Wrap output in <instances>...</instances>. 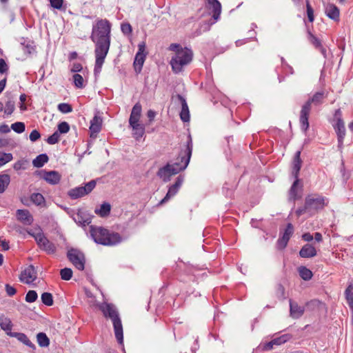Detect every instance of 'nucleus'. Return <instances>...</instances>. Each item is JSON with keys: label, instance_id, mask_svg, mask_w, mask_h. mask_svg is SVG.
<instances>
[{"label": "nucleus", "instance_id": "obj_1", "mask_svg": "<svg viewBox=\"0 0 353 353\" xmlns=\"http://www.w3.org/2000/svg\"><path fill=\"white\" fill-rule=\"evenodd\" d=\"M112 24L106 19H98L92 24L90 39L94 43V75L101 71L105 59L109 52L111 43Z\"/></svg>", "mask_w": 353, "mask_h": 353}, {"label": "nucleus", "instance_id": "obj_2", "mask_svg": "<svg viewBox=\"0 0 353 353\" xmlns=\"http://www.w3.org/2000/svg\"><path fill=\"white\" fill-rule=\"evenodd\" d=\"M192 141L191 136L188 137L186 144L181 149L178 157L173 163H167L159 169L157 174L164 182L170 180L172 175H175L184 170L188 165L192 152Z\"/></svg>", "mask_w": 353, "mask_h": 353}, {"label": "nucleus", "instance_id": "obj_3", "mask_svg": "<svg viewBox=\"0 0 353 353\" xmlns=\"http://www.w3.org/2000/svg\"><path fill=\"white\" fill-rule=\"evenodd\" d=\"M90 233L96 243L105 246L116 245L123 240L119 233L111 232L101 226L90 225Z\"/></svg>", "mask_w": 353, "mask_h": 353}, {"label": "nucleus", "instance_id": "obj_4", "mask_svg": "<svg viewBox=\"0 0 353 353\" xmlns=\"http://www.w3.org/2000/svg\"><path fill=\"white\" fill-rule=\"evenodd\" d=\"M99 310L106 319H110L112 321L114 332L117 342L119 344L123 343V332L121 320L116 306L112 303L104 302L99 305Z\"/></svg>", "mask_w": 353, "mask_h": 353}, {"label": "nucleus", "instance_id": "obj_5", "mask_svg": "<svg viewBox=\"0 0 353 353\" xmlns=\"http://www.w3.org/2000/svg\"><path fill=\"white\" fill-rule=\"evenodd\" d=\"M326 205L324 196L319 194H310L305 197L304 205L299 208L295 213L298 217L304 214L312 216L318 210H322Z\"/></svg>", "mask_w": 353, "mask_h": 353}, {"label": "nucleus", "instance_id": "obj_6", "mask_svg": "<svg viewBox=\"0 0 353 353\" xmlns=\"http://www.w3.org/2000/svg\"><path fill=\"white\" fill-rule=\"evenodd\" d=\"M193 52L188 48H180L172 57L170 64L172 71L178 74L183 70V68L188 65L192 60Z\"/></svg>", "mask_w": 353, "mask_h": 353}, {"label": "nucleus", "instance_id": "obj_7", "mask_svg": "<svg viewBox=\"0 0 353 353\" xmlns=\"http://www.w3.org/2000/svg\"><path fill=\"white\" fill-rule=\"evenodd\" d=\"M28 234L34 238L39 248L48 254H54L57 251L55 244L51 242L43 232L32 234L28 232Z\"/></svg>", "mask_w": 353, "mask_h": 353}, {"label": "nucleus", "instance_id": "obj_8", "mask_svg": "<svg viewBox=\"0 0 353 353\" xmlns=\"http://www.w3.org/2000/svg\"><path fill=\"white\" fill-rule=\"evenodd\" d=\"M207 7L208 10L211 11L214 21L201 24V28H202L203 31L208 30L210 26L215 23L219 19L221 13V5L218 0H207Z\"/></svg>", "mask_w": 353, "mask_h": 353}, {"label": "nucleus", "instance_id": "obj_9", "mask_svg": "<svg viewBox=\"0 0 353 353\" xmlns=\"http://www.w3.org/2000/svg\"><path fill=\"white\" fill-rule=\"evenodd\" d=\"M96 181L92 180L85 183L84 186H79L72 188L68 191V196L72 199L81 198L88 194L96 186Z\"/></svg>", "mask_w": 353, "mask_h": 353}, {"label": "nucleus", "instance_id": "obj_10", "mask_svg": "<svg viewBox=\"0 0 353 353\" xmlns=\"http://www.w3.org/2000/svg\"><path fill=\"white\" fill-rule=\"evenodd\" d=\"M68 260L79 270H83L85 268V256L80 250L71 248L68 251Z\"/></svg>", "mask_w": 353, "mask_h": 353}, {"label": "nucleus", "instance_id": "obj_11", "mask_svg": "<svg viewBox=\"0 0 353 353\" xmlns=\"http://www.w3.org/2000/svg\"><path fill=\"white\" fill-rule=\"evenodd\" d=\"M184 181V177L179 175L176 179L174 183L169 187L168 191L165 197L160 201L159 205L168 202L170 198L173 197L179 192Z\"/></svg>", "mask_w": 353, "mask_h": 353}, {"label": "nucleus", "instance_id": "obj_12", "mask_svg": "<svg viewBox=\"0 0 353 353\" xmlns=\"http://www.w3.org/2000/svg\"><path fill=\"white\" fill-rule=\"evenodd\" d=\"M37 172L41 179L46 180L48 183L51 185L58 184L61 180V174L57 171L41 170L37 171Z\"/></svg>", "mask_w": 353, "mask_h": 353}, {"label": "nucleus", "instance_id": "obj_13", "mask_svg": "<svg viewBox=\"0 0 353 353\" xmlns=\"http://www.w3.org/2000/svg\"><path fill=\"white\" fill-rule=\"evenodd\" d=\"M311 111V106L309 103L305 102L300 112V123L301 128L304 132H306L309 128L308 118Z\"/></svg>", "mask_w": 353, "mask_h": 353}, {"label": "nucleus", "instance_id": "obj_14", "mask_svg": "<svg viewBox=\"0 0 353 353\" xmlns=\"http://www.w3.org/2000/svg\"><path fill=\"white\" fill-rule=\"evenodd\" d=\"M37 271L32 265L27 267L20 274L19 279L27 284L32 283L37 279Z\"/></svg>", "mask_w": 353, "mask_h": 353}, {"label": "nucleus", "instance_id": "obj_15", "mask_svg": "<svg viewBox=\"0 0 353 353\" xmlns=\"http://www.w3.org/2000/svg\"><path fill=\"white\" fill-rule=\"evenodd\" d=\"M301 149L296 151L292 162V175L294 178H299V172L302 166L303 161L301 159Z\"/></svg>", "mask_w": 353, "mask_h": 353}, {"label": "nucleus", "instance_id": "obj_16", "mask_svg": "<svg viewBox=\"0 0 353 353\" xmlns=\"http://www.w3.org/2000/svg\"><path fill=\"white\" fill-rule=\"evenodd\" d=\"M16 217L19 221L26 225H30L34 221L32 215L28 210H17Z\"/></svg>", "mask_w": 353, "mask_h": 353}, {"label": "nucleus", "instance_id": "obj_17", "mask_svg": "<svg viewBox=\"0 0 353 353\" xmlns=\"http://www.w3.org/2000/svg\"><path fill=\"white\" fill-rule=\"evenodd\" d=\"M305 312V307L299 305L298 303L290 300V315L292 318L297 319L301 318Z\"/></svg>", "mask_w": 353, "mask_h": 353}, {"label": "nucleus", "instance_id": "obj_18", "mask_svg": "<svg viewBox=\"0 0 353 353\" xmlns=\"http://www.w3.org/2000/svg\"><path fill=\"white\" fill-rule=\"evenodd\" d=\"M73 219L77 223L83 226L89 225L92 222V216L82 210H79Z\"/></svg>", "mask_w": 353, "mask_h": 353}, {"label": "nucleus", "instance_id": "obj_19", "mask_svg": "<svg viewBox=\"0 0 353 353\" xmlns=\"http://www.w3.org/2000/svg\"><path fill=\"white\" fill-rule=\"evenodd\" d=\"M333 127L337 135L339 147L341 148L343 145V139L345 136V128L344 121L336 122L333 125Z\"/></svg>", "mask_w": 353, "mask_h": 353}, {"label": "nucleus", "instance_id": "obj_20", "mask_svg": "<svg viewBox=\"0 0 353 353\" xmlns=\"http://www.w3.org/2000/svg\"><path fill=\"white\" fill-rule=\"evenodd\" d=\"M177 97L181 103V111L180 112V118L183 122H188L190 121V112L188 103L184 97H182L181 95L178 94Z\"/></svg>", "mask_w": 353, "mask_h": 353}, {"label": "nucleus", "instance_id": "obj_21", "mask_svg": "<svg viewBox=\"0 0 353 353\" xmlns=\"http://www.w3.org/2000/svg\"><path fill=\"white\" fill-rule=\"evenodd\" d=\"M326 15L334 21H339L340 12L339 8L332 3H328L325 7Z\"/></svg>", "mask_w": 353, "mask_h": 353}, {"label": "nucleus", "instance_id": "obj_22", "mask_svg": "<svg viewBox=\"0 0 353 353\" xmlns=\"http://www.w3.org/2000/svg\"><path fill=\"white\" fill-rule=\"evenodd\" d=\"M327 93H325L324 91L317 92L314 94L312 97H310L306 102L309 103L310 106L312 103L316 106L320 105L323 103L324 99L327 97Z\"/></svg>", "mask_w": 353, "mask_h": 353}, {"label": "nucleus", "instance_id": "obj_23", "mask_svg": "<svg viewBox=\"0 0 353 353\" xmlns=\"http://www.w3.org/2000/svg\"><path fill=\"white\" fill-rule=\"evenodd\" d=\"M299 255L302 258H312L316 255V250L311 244L307 243L299 251Z\"/></svg>", "mask_w": 353, "mask_h": 353}, {"label": "nucleus", "instance_id": "obj_24", "mask_svg": "<svg viewBox=\"0 0 353 353\" xmlns=\"http://www.w3.org/2000/svg\"><path fill=\"white\" fill-rule=\"evenodd\" d=\"M102 119L101 117L95 115L90 121V130L91 137L93 134H98L101 130Z\"/></svg>", "mask_w": 353, "mask_h": 353}, {"label": "nucleus", "instance_id": "obj_25", "mask_svg": "<svg viewBox=\"0 0 353 353\" xmlns=\"http://www.w3.org/2000/svg\"><path fill=\"white\" fill-rule=\"evenodd\" d=\"M130 126L132 129V135L137 140L143 137L145 134V126L143 124L139 123Z\"/></svg>", "mask_w": 353, "mask_h": 353}, {"label": "nucleus", "instance_id": "obj_26", "mask_svg": "<svg viewBox=\"0 0 353 353\" xmlns=\"http://www.w3.org/2000/svg\"><path fill=\"white\" fill-rule=\"evenodd\" d=\"M145 54L137 53L134 61L135 71L140 72L145 59Z\"/></svg>", "mask_w": 353, "mask_h": 353}, {"label": "nucleus", "instance_id": "obj_27", "mask_svg": "<svg viewBox=\"0 0 353 353\" xmlns=\"http://www.w3.org/2000/svg\"><path fill=\"white\" fill-rule=\"evenodd\" d=\"M111 206L108 203H103L99 208H96L94 212L101 217H106L110 213Z\"/></svg>", "mask_w": 353, "mask_h": 353}, {"label": "nucleus", "instance_id": "obj_28", "mask_svg": "<svg viewBox=\"0 0 353 353\" xmlns=\"http://www.w3.org/2000/svg\"><path fill=\"white\" fill-rule=\"evenodd\" d=\"M295 181L292 183L290 191H289V199L292 201H295L297 200L299 196H298V184H299V178H294Z\"/></svg>", "mask_w": 353, "mask_h": 353}, {"label": "nucleus", "instance_id": "obj_29", "mask_svg": "<svg viewBox=\"0 0 353 353\" xmlns=\"http://www.w3.org/2000/svg\"><path fill=\"white\" fill-rule=\"evenodd\" d=\"M48 160L49 158L46 154H41L32 161V165L35 168H41Z\"/></svg>", "mask_w": 353, "mask_h": 353}, {"label": "nucleus", "instance_id": "obj_30", "mask_svg": "<svg viewBox=\"0 0 353 353\" xmlns=\"http://www.w3.org/2000/svg\"><path fill=\"white\" fill-rule=\"evenodd\" d=\"M10 182V176L8 174H0V194L5 192Z\"/></svg>", "mask_w": 353, "mask_h": 353}, {"label": "nucleus", "instance_id": "obj_31", "mask_svg": "<svg viewBox=\"0 0 353 353\" xmlns=\"http://www.w3.org/2000/svg\"><path fill=\"white\" fill-rule=\"evenodd\" d=\"M299 276L305 281H308L312 279L313 274L312 271L305 266H301L299 268Z\"/></svg>", "mask_w": 353, "mask_h": 353}, {"label": "nucleus", "instance_id": "obj_32", "mask_svg": "<svg viewBox=\"0 0 353 353\" xmlns=\"http://www.w3.org/2000/svg\"><path fill=\"white\" fill-rule=\"evenodd\" d=\"M345 296L347 303L350 308L353 309V285H350L345 290Z\"/></svg>", "mask_w": 353, "mask_h": 353}, {"label": "nucleus", "instance_id": "obj_33", "mask_svg": "<svg viewBox=\"0 0 353 353\" xmlns=\"http://www.w3.org/2000/svg\"><path fill=\"white\" fill-rule=\"evenodd\" d=\"M37 342L39 346L46 347L50 344V340L47 335L43 332H39L37 335Z\"/></svg>", "mask_w": 353, "mask_h": 353}, {"label": "nucleus", "instance_id": "obj_34", "mask_svg": "<svg viewBox=\"0 0 353 353\" xmlns=\"http://www.w3.org/2000/svg\"><path fill=\"white\" fill-rule=\"evenodd\" d=\"M31 201L37 205H41L45 203L43 196L40 193H33L30 196Z\"/></svg>", "mask_w": 353, "mask_h": 353}, {"label": "nucleus", "instance_id": "obj_35", "mask_svg": "<svg viewBox=\"0 0 353 353\" xmlns=\"http://www.w3.org/2000/svg\"><path fill=\"white\" fill-rule=\"evenodd\" d=\"M41 301L42 303L47 305V306H51L53 305V296L51 293L49 292H43L41 294Z\"/></svg>", "mask_w": 353, "mask_h": 353}, {"label": "nucleus", "instance_id": "obj_36", "mask_svg": "<svg viewBox=\"0 0 353 353\" xmlns=\"http://www.w3.org/2000/svg\"><path fill=\"white\" fill-rule=\"evenodd\" d=\"M0 326H1V328L2 330H3L4 331H6L7 334H8V332H12L11 330H12V324L11 321L9 319L6 318L4 319H1L0 320Z\"/></svg>", "mask_w": 353, "mask_h": 353}, {"label": "nucleus", "instance_id": "obj_37", "mask_svg": "<svg viewBox=\"0 0 353 353\" xmlns=\"http://www.w3.org/2000/svg\"><path fill=\"white\" fill-rule=\"evenodd\" d=\"M292 338V335L289 334H285L279 337L275 338L272 339L274 345H280L281 344L285 343L288 341Z\"/></svg>", "mask_w": 353, "mask_h": 353}, {"label": "nucleus", "instance_id": "obj_38", "mask_svg": "<svg viewBox=\"0 0 353 353\" xmlns=\"http://www.w3.org/2000/svg\"><path fill=\"white\" fill-rule=\"evenodd\" d=\"M294 233V226L292 223H289L287 224L284 232H280V235L285 239L290 240V237Z\"/></svg>", "mask_w": 353, "mask_h": 353}, {"label": "nucleus", "instance_id": "obj_39", "mask_svg": "<svg viewBox=\"0 0 353 353\" xmlns=\"http://www.w3.org/2000/svg\"><path fill=\"white\" fill-rule=\"evenodd\" d=\"M13 159L11 153H5L0 152V168L6 163L11 161Z\"/></svg>", "mask_w": 353, "mask_h": 353}, {"label": "nucleus", "instance_id": "obj_40", "mask_svg": "<svg viewBox=\"0 0 353 353\" xmlns=\"http://www.w3.org/2000/svg\"><path fill=\"white\" fill-rule=\"evenodd\" d=\"M32 43H33L30 41L21 43L22 49L25 54H30L34 51V48Z\"/></svg>", "mask_w": 353, "mask_h": 353}, {"label": "nucleus", "instance_id": "obj_41", "mask_svg": "<svg viewBox=\"0 0 353 353\" xmlns=\"http://www.w3.org/2000/svg\"><path fill=\"white\" fill-rule=\"evenodd\" d=\"M11 129L18 134L23 132L26 130V125L23 122H15L11 125Z\"/></svg>", "mask_w": 353, "mask_h": 353}, {"label": "nucleus", "instance_id": "obj_42", "mask_svg": "<svg viewBox=\"0 0 353 353\" xmlns=\"http://www.w3.org/2000/svg\"><path fill=\"white\" fill-rule=\"evenodd\" d=\"M61 278L65 281H69L72 276V270L70 268H65L60 271Z\"/></svg>", "mask_w": 353, "mask_h": 353}, {"label": "nucleus", "instance_id": "obj_43", "mask_svg": "<svg viewBox=\"0 0 353 353\" xmlns=\"http://www.w3.org/2000/svg\"><path fill=\"white\" fill-rule=\"evenodd\" d=\"M8 335L17 339L23 344H25L28 339V336L25 334L21 332H8Z\"/></svg>", "mask_w": 353, "mask_h": 353}, {"label": "nucleus", "instance_id": "obj_44", "mask_svg": "<svg viewBox=\"0 0 353 353\" xmlns=\"http://www.w3.org/2000/svg\"><path fill=\"white\" fill-rule=\"evenodd\" d=\"M37 298L38 295L36 291L29 290L26 295L25 300L28 303H33L37 301Z\"/></svg>", "mask_w": 353, "mask_h": 353}, {"label": "nucleus", "instance_id": "obj_45", "mask_svg": "<svg viewBox=\"0 0 353 353\" xmlns=\"http://www.w3.org/2000/svg\"><path fill=\"white\" fill-rule=\"evenodd\" d=\"M73 80L74 85L78 88H83L85 85L83 83V78L81 74H74L73 75Z\"/></svg>", "mask_w": 353, "mask_h": 353}, {"label": "nucleus", "instance_id": "obj_46", "mask_svg": "<svg viewBox=\"0 0 353 353\" xmlns=\"http://www.w3.org/2000/svg\"><path fill=\"white\" fill-rule=\"evenodd\" d=\"M308 40L316 49L322 46L321 41L310 32H308Z\"/></svg>", "mask_w": 353, "mask_h": 353}, {"label": "nucleus", "instance_id": "obj_47", "mask_svg": "<svg viewBox=\"0 0 353 353\" xmlns=\"http://www.w3.org/2000/svg\"><path fill=\"white\" fill-rule=\"evenodd\" d=\"M60 134L59 132L55 131L52 135L47 139V143L50 145H54L59 141Z\"/></svg>", "mask_w": 353, "mask_h": 353}, {"label": "nucleus", "instance_id": "obj_48", "mask_svg": "<svg viewBox=\"0 0 353 353\" xmlns=\"http://www.w3.org/2000/svg\"><path fill=\"white\" fill-rule=\"evenodd\" d=\"M58 110L62 113H69L72 111V107L68 103H61L58 105Z\"/></svg>", "mask_w": 353, "mask_h": 353}, {"label": "nucleus", "instance_id": "obj_49", "mask_svg": "<svg viewBox=\"0 0 353 353\" xmlns=\"http://www.w3.org/2000/svg\"><path fill=\"white\" fill-rule=\"evenodd\" d=\"M70 130V125L66 121H62L58 125V130L57 132H59L60 134H65L68 132Z\"/></svg>", "mask_w": 353, "mask_h": 353}, {"label": "nucleus", "instance_id": "obj_50", "mask_svg": "<svg viewBox=\"0 0 353 353\" xmlns=\"http://www.w3.org/2000/svg\"><path fill=\"white\" fill-rule=\"evenodd\" d=\"M15 110V104L13 101H8L6 103L5 114L10 115Z\"/></svg>", "mask_w": 353, "mask_h": 353}, {"label": "nucleus", "instance_id": "obj_51", "mask_svg": "<svg viewBox=\"0 0 353 353\" xmlns=\"http://www.w3.org/2000/svg\"><path fill=\"white\" fill-rule=\"evenodd\" d=\"M306 9H307V15L310 22H313L314 20V10L312 8L311 5L308 0L306 1Z\"/></svg>", "mask_w": 353, "mask_h": 353}, {"label": "nucleus", "instance_id": "obj_52", "mask_svg": "<svg viewBox=\"0 0 353 353\" xmlns=\"http://www.w3.org/2000/svg\"><path fill=\"white\" fill-rule=\"evenodd\" d=\"M289 240L285 239V237L280 236L276 242L277 248L279 250H283L288 245Z\"/></svg>", "mask_w": 353, "mask_h": 353}, {"label": "nucleus", "instance_id": "obj_53", "mask_svg": "<svg viewBox=\"0 0 353 353\" xmlns=\"http://www.w3.org/2000/svg\"><path fill=\"white\" fill-rule=\"evenodd\" d=\"M141 110H142L141 105L139 103H137L133 106L130 114L141 117Z\"/></svg>", "mask_w": 353, "mask_h": 353}, {"label": "nucleus", "instance_id": "obj_54", "mask_svg": "<svg viewBox=\"0 0 353 353\" xmlns=\"http://www.w3.org/2000/svg\"><path fill=\"white\" fill-rule=\"evenodd\" d=\"M340 170L342 174L343 180L345 183H346L350 176V174L345 170V164L343 161H342L341 163Z\"/></svg>", "mask_w": 353, "mask_h": 353}, {"label": "nucleus", "instance_id": "obj_55", "mask_svg": "<svg viewBox=\"0 0 353 353\" xmlns=\"http://www.w3.org/2000/svg\"><path fill=\"white\" fill-rule=\"evenodd\" d=\"M121 32L125 35H128V34H131L132 30V26L128 23H122L121 26Z\"/></svg>", "mask_w": 353, "mask_h": 353}, {"label": "nucleus", "instance_id": "obj_56", "mask_svg": "<svg viewBox=\"0 0 353 353\" xmlns=\"http://www.w3.org/2000/svg\"><path fill=\"white\" fill-rule=\"evenodd\" d=\"M5 288L6 292L9 296H14L17 292V290L10 284H6Z\"/></svg>", "mask_w": 353, "mask_h": 353}, {"label": "nucleus", "instance_id": "obj_57", "mask_svg": "<svg viewBox=\"0 0 353 353\" xmlns=\"http://www.w3.org/2000/svg\"><path fill=\"white\" fill-rule=\"evenodd\" d=\"M26 161L24 160H19V161H17L13 165V168L15 170H24L26 168H25V163H26Z\"/></svg>", "mask_w": 353, "mask_h": 353}, {"label": "nucleus", "instance_id": "obj_58", "mask_svg": "<svg viewBox=\"0 0 353 353\" xmlns=\"http://www.w3.org/2000/svg\"><path fill=\"white\" fill-rule=\"evenodd\" d=\"M8 70V65L3 59H0V74L6 73Z\"/></svg>", "mask_w": 353, "mask_h": 353}, {"label": "nucleus", "instance_id": "obj_59", "mask_svg": "<svg viewBox=\"0 0 353 353\" xmlns=\"http://www.w3.org/2000/svg\"><path fill=\"white\" fill-rule=\"evenodd\" d=\"M50 5L55 9L60 10L63 6V0H50Z\"/></svg>", "mask_w": 353, "mask_h": 353}, {"label": "nucleus", "instance_id": "obj_60", "mask_svg": "<svg viewBox=\"0 0 353 353\" xmlns=\"http://www.w3.org/2000/svg\"><path fill=\"white\" fill-rule=\"evenodd\" d=\"M41 137V134L37 130H32L30 134V139L31 141L34 142Z\"/></svg>", "mask_w": 353, "mask_h": 353}, {"label": "nucleus", "instance_id": "obj_61", "mask_svg": "<svg viewBox=\"0 0 353 353\" xmlns=\"http://www.w3.org/2000/svg\"><path fill=\"white\" fill-rule=\"evenodd\" d=\"M334 120L336 122L343 121V118H342V112L340 108L335 110V112L334 114Z\"/></svg>", "mask_w": 353, "mask_h": 353}, {"label": "nucleus", "instance_id": "obj_62", "mask_svg": "<svg viewBox=\"0 0 353 353\" xmlns=\"http://www.w3.org/2000/svg\"><path fill=\"white\" fill-rule=\"evenodd\" d=\"M319 303H320L319 301H318L316 299H314V300H311V301L307 302L306 303V306L308 308L312 310L315 307L318 306Z\"/></svg>", "mask_w": 353, "mask_h": 353}, {"label": "nucleus", "instance_id": "obj_63", "mask_svg": "<svg viewBox=\"0 0 353 353\" xmlns=\"http://www.w3.org/2000/svg\"><path fill=\"white\" fill-rule=\"evenodd\" d=\"M140 117L130 114L129 119V125H132L133 124L139 123Z\"/></svg>", "mask_w": 353, "mask_h": 353}, {"label": "nucleus", "instance_id": "obj_64", "mask_svg": "<svg viewBox=\"0 0 353 353\" xmlns=\"http://www.w3.org/2000/svg\"><path fill=\"white\" fill-rule=\"evenodd\" d=\"M274 345V344L273 341H269V342H268V343H265L263 345L262 349H263V350H264V351H270V350H272V349H273Z\"/></svg>", "mask_w": 353, "mask_h": 353}]
</instances>
